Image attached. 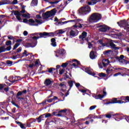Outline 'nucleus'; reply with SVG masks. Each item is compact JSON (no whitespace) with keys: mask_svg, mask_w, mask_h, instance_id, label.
Returning <instances> with one entry per match:
<instances>
[{"mask_svg":"<svg viewBox=\"0 0 129 129\" xmlns=\"http://www.w3.org/2000/svg\"><path fill=\"white\" fill-rule=\"evenodd\" d=\"M66 83V82H63L62 83L59 84V86H60V87H63V86H65V87H67L66 85H65Z\"/></svg>","mask_w":129,"mask_h":129,"instance_id":"45","label":"nucleus"},{"mask_svg":"<svg viewBox=\"0 0 129 129\" xmlns=\"http://www.w3.org/2000/svg\"><path fill=\"white\" fill-rule=\"evenodd\" d=\"M41 37H39V36H34L32 37V39L33 40H38V39H41Z\"/></svg>","mask_w":129,"mask_h":129,"instance_id":"55","label":"nucleus"},{"mask_svg":"<svg viewBox=\"0 0 129 129\" xmlns=\"http://www.w3.org/2000/svg\"><path fill=\"white\" fill-rule=\"evenodd\" d=\"M90 12H91V8L87 5L79 9V14L80 16L87 15V14H89Z\"/></svg>","mask_w":129,"mask_h":129,"instance_id":"4","label":"nucleus"},{"mask_svg":"<svg viewBox=\"0 0 129 129\" xmlns=\"http://www.w3.org/2000/svg\"><path fill=\"white\" fill-rule=\"evenodd\" d=\"M13 62L11 60H8L6 61V63L7 65H8V66H12V65H13Z\"/></svg>","mask_w":129,"mask_h":129,"instance_id":"33","label":"nucleus"},{"mask_svg":"<svg viewBox=\"0 0 129 129\" xmlns=\"http://www.w3.org/2000/svg\"><path fill=\"white\" fill-rule=\"evenodd\" d=\"M79 91H81V92H82V93H85V94H86V92H87V91H89V90H87V89H85V90L80 89L79 90Z\"/></svg>","mask_w":129,"mask_h":129,"instance_id":"35","label":"nucleus"},{"mask_svg":"<svg viewBox=\"0 0 129 129\" xmlns=\"http://www.w3.org/2000/svg\"><path fill=\"white\" fill-rule=\"evenodd\" d=\"M65 31H63L62 30H58V32L57 33V34H64V33H65Z\"/></svg>","mask_w":129,"mask_h":129,"instance_id":"58","label":"nucleus"},{"mask_svg":"<svg viewBox=\"0 0 129 129\" xmlns=\"http://www.w3.org/2000/svg\"><path fill=\"white\" fill-rule=\"evenodd\" d=\"M6 46H11L12 45V41L11 40H7L6 42Z\"/></svg>","mask_w":129,"mask_h":129,"instance_id":"38","label":"nucleus"},{"mask_svg":"<svg viewBox=\"0 0 129 129\" xmlns=\"http://www.w3.org/2000/svg\"><path fill=\"white\" fill-rule=\"evenodd\" d=\"M86 37H87V32L84 31L82 33V34L79 36V39L82 40V41H84L85 39L87 42H88V38H86Z\"/></svg>","mask_w":129,"mask_h":129,"instance_id":"13","label":"nucleus"},{"mask_svg":"<svg viewBox=\"0 0 129 129\" xmlns=\"http://www.w3.org/2000/svg\"><path fill=\"white\" fill-rule=\"evenodd\" d=\"M11 4V2H8L5 1H2L0 2V6H4V5H10Z\"/></svg>","mask_w":129,"mask_h":129,"instance_id":"27","label":"nucleus"},{"mask_svg":"<svg viewBox=\"0 0 129 129\" xmlns=\"http://www.w3.org/2000/svg\"><path fill=\"white\" fill-rule=\"evenodd\" d=\"M60 67H61V66L60 65H57L56 66V69H55V71L56 72H54V74L56 73V74L58 73V69H59L60 68Z\"/></svg>","mask_w":129,"mask_h":129,"instance_id":"39","label":"nucleus"},{"mask_svg":"<svg viewBox=\"0 0 129 129\" xmlns=\"http://www.w3.org/2000/svg\"><path fill=\"white\" fill-rule=\"evenodd\" d=\"M56 12L57 10L55 8H54L50 11H47L46 13H43L42 18H43V20H47V19H48V18H51V17L55 16Z\"/></svg>","mask_w":129,"mask_h":129,"instance_id":"5","label":"nucleus"},{"mask_svg":"<svg viewBox=\"0 0 129 129\" xmlns=\"http://www.w3.org/2000/svg\"><path fill=\"white\" fill-rule=\"evenodd\" d=\"M69 66L70 67H72L73 66L75 68H79L78 65H77L76 63H74L72 64H70Z\"/></svg>","mask_w":129,"mask_h":129,"instance_id":"41","label":"nucleus"},{"mask_svg":"<svg viewBox=\"0 0 129 129\" xmlns=\"http://www.w3.org/2000/svg\"><path fill=\"white\" fill-rule=\"evenodd\" d=\"M85 72L86 73H88V74H89V75L92 74V72L91 71V70L88 68H86L85 69Z\"/></svg>","mask_w":129,"mask_h":129,"instance_id":"23","label":"nucleus"},{"mask_svg":"<svg viewBox=\"0 0 129 129\" xmlns=\"http://www.w3.org/2000/svg\"><path fill=\"white\" fill-rule=\"evenodd\" d=\"M37 43H38L37 40H33L31 43L26 42L24 45V46L25 47V48H35V47L37 46Z\"/></svg>","mask_w":129,"mask_h":129,"instance_id":"9","label":"nucleus"},{"mask_svg":"<svg viewBox=\"0 0 129 129\" xmlns=\"http://www.w3.org/2000/svg\"><path fill=\"white\" fill-rule=\"evenodd\" d=\"M22 52V47H19L17 49L16 52H15V54H17V53H21Z\"/></svg>","mask_w":129,"mask_h":129,"instance_id":"37","label":"nucleus"},{"mask_svg":"<svg viewBox=\"0 0 129 129\" xmlns=\"http://www.w3.org/2000/svg\"><path fill=\"white\" fill-rule=\"evenodd\" d=\"M31 36H39V38H46V37H54L55 32H37L30 34Z\"/></svg>","mask_w":129,"mask_h":129,"instance_id":"2","label":"nucleus"},{"mask_svg":"<svg viewBox=\"0 0 129 129\" xmlns=\"http://www.w3.org/2000/svg\"><path fill=\"white\" fill-rule=\"evenodd\" d=\"M68 66V61L65 62V63H63L61 64V67H63V68H66V67H67V66Z\"/></svg>","mask_w":129,"mask_h":129,"instance_id":"40","label":"nucleus"},{"mask_svg":"<svg viewBox=\"0 0 129 129\" xmlns=\"http://www.w3.org/2000/svg\"><path fill=\"white\" fill-rule=\"evenodd\" d=\"M95 57H96V55H95V54L94 53V51L92 50L90 52V58L93 60V59H95Z\"/></svg>","mask_w":129,"mask_h":129,"instance_id":"20","label":"nucleus"},{"mask_svg":"<svg viewBox=\"0 0 129 129\" xmlns=\"http://www.w3.org/2000/svg\"><path fill=\"white\" fill-rule=\"evenodd\" d=\"M99 77H105L106 76V74H104L103 73H101L99 74Z\"/></svg>","mask_w":129,"mask_h":129,"instance_id":"47","label":"nucleus"},{"mask_svg":"<svg viewBox=\"0 0 129 129\" xmlns=\"http://www.w3.org/2000/svg\"><path fill=\"white\" fill-rule=\"evenodd\" d=\"M98 42H99V44H100V45H102V46H105V44H104L103 43V40H102V39H101V40H99L98 41Z\"/></svg>","mask_w":129,"mask_h":129,"instance_id":"44","label":"nucleus"},{"mask_svg":"<svg viewBox=\"0 0 129 129\" xmlns=\"http://www.w3.org/2000/svg\"><path fill=\"white\" fill-rule=\"evenodd\" d=\"M24 36H28V31H24L23 32Z\"/></svg>","mask_w":129,"mask_h":129,"instance_id":"64","label":"nucleus"},{"mask_svg":"<svg viewBox=\"0 0 129 129\" xmlns=\"http://www.w3.org/2000/svg\"><path fill=\"white\" fill-rule=\"evenodd\" d=\"M6 86V84H0V91L3 90V89H4V87H5Z\"/></svg>","mask_w":129,"mask_h":129,"instance_id":"52","label":"nucleus"},{"mask_svg":"<svg viewBox=\"0 0 129 129\" xmlns=\"http://www.w3.org/2000/svg\"><path fill=\"white\" fill-rule=\"evenodd\" d=\"M117 24L119 27L120 28H124V29L127 26V22H126V20H121L119 22H117Z\"/></svg>","mask_w":129,"mask_h":129,"instance_id":"12","label":"nucleus"},{"mask_svg":"<svg viewBox=\"0 0 129 129\" xmlns=\"http://www.w3.org/2000/svg\"><path fill=\"white\" fill-rule=\"evenodd\" d=\"M12 4L13 5H17V4H18V0H14L12 3L10 2V5H12Z\"/></svg>","mask_w":129,"mask_h":129,"instance_id":"53","label":"nucleus"},{"mask_svg":"<svg viewBox=\"0 0 129 129\" xmlns=\"http://www.w3.org/2000/svg\"><path fill=\"white\" fill-rule=\"evenodd\" d=\"M16 123L17 124H18V125H20V127H21L23 129H26V127L24 125V124L22 123L21 122H19L18 121H15Z\"/></svg>","mask_w":129,"mask_h":129,"instance_id":"22","label":"nucleus"},{"mask_svg":"<svg viewBox=\"0 0 129 129\" xmlns=\"http://www.w3.org/2000/svg\"><path fill=\"white\" fill-rule=\"evenodd\" d=\"M67 23H69V21L64 22H58V25H64V24H67Z\"/></svg>","mask_w":129,"mask_h":129,"instance_id":"42","label":"nucleus"},{"mask_svg":"<svg viewBox=\"0 0 129 129\" xmlns=\"http://www.w3.org/2000/svg\"><path fill=\"white\" fill-rule=\"evenodd\" d=\"M123 98H124V100H125V101H123L122 100H117V98H113L110 101L105 103V105H107L108 104H114L115 103H118L119 104H122V103H126V102H129V96H127L126 97H123Z\"/></svg>","mask_w":129,"mask_h":129,"instance_id":"1","label":"nucleus"},{"mask_svg":"<svg viewBox=\"0 0 129 129\" xmlns=\"http://www.w3.org/2000/svg\"><path fill=\"white\" fill-rule=\"evenodd\" d=\"M105 62H107V63L103 62L102 64L103 67H106V66H107V65H108L109 63H110V61H109V60L108 59H105Z\"/></svg>","mask_w":129,"mask_h":129,"instance_id":"24","label":"nucleus"},{"mask_svg":"<svg viewBox=\"0 0 129 129\" xmlns=\"http://www.w3.org/2000/svg\"><path fill=\"white\" fill-rule=\"evenodd\" d=\"M42 116H39L38 118H36V119H37V121L38 122H41V121H42V118L41 117H42Z\"/></svg>","mask_w":129,"mask_h":129,"instance_id":"50","label":"nucleus"},{"mask_svg":"<svg viewBox=\"0 0 129 129\" xmlns=\"http://www.w3.org/2000/svg\"><path fill=\"white\" fill-rule=\"evenodd\" d=\"M59 75H62V74H63V73H64V69H62V70H59Z\"/></svg>","mask_w":129,"mask_h":129,"instance_id":"60","label":"nucleus"},{"mask_svg":"<svg viewBox=\"0 0 129 129\" xmlns=\"http://www.w3.org/2000/svg\"><path fill=\"white\" fill-rule=\"evenodd\" d=\"M88 47L89 48V49H91V48H92V43H91V42H88Z\"/></svg>","mask_w":129,"mask_h":129,"instance_id":"57","label":"nucleus"},{"mask_svg":"<svg viewBox=\"0 0 129 129\" xmlns=\"http://www.w3.org/2000/svg\"><path fill=\"white\" fill-rule=\"evenodd\" d=\"M11 103H12V104L13 105H14V106H16V107H17L18 108H20V106H19V105H18L16 103V102H15V101L14 100H12L11 101Z\"/></svg>","mask_w":129,"mask_h":129,"instance_id":"36","label":"nucleus"},{"mask_svg":"<svg viewBox=\"0 0 129 129\" xmlns=\"http://www.w3.org/2000/svg\"><path fill=\"white\" fill-rule=\"evenodd\" d=\"M67 72L66 73H64L63 74V77H64V80H66V79H70V80H72V79L71 78H70L69 77V76H68V75L67 74Z\"/></svg>","mask_w":129,"mask_h":129,"instance_id":"29","label":"nucleus"},{"mask_svg":"<svg viewBox=\"0 0 129 129\" xmlns=\"http://www.w3.org/2000/svg\"><path fill=\"white\" fill-rule=\"evenodd\" d=\"M11 49H12V46L11 45H9V46H8L6 48V47H5V51H11Z\"/></svg>","mask_w":129,"mask_h":129,"instance_id":"43","label":"nucleus"},{"mask_svg":"<svg viewBox=\"0 0 129 129\" xmlns=\"http://www.w3.org/2000/svg\"><path fill=\"white\" fill-rule=\"evenodd\" d=\"M52 84V81H51V80L47 79H46L45 81H44V84L46 86H49V85H50V84Z\"/></svg>","mask_w":129,"mask_h":129,"instance_id":"21","label":"nucleus"},{"mask_svg":"<svg viewBox=\"0 0 129 129\" xmlns=\"http://www.w3.org/2000/svg\"><path fill=\"white\" fill-rule=\"evenodd\" d=\"M23 18H27V19H30L31 18L30 15L29 13L22 14Z\"/></svg>","mask_w":129,"mask_h":129,"instance_id":"26","label":"nucleus"},{"mask_svg":"<svg viewBox=\"0 0 129 129\" xmlns=\"http://www.w3.org/2000/svg\"><path fill=\"white\" fill-rule=\"evenodd\" d=\"M103 93L104 95H101V94H99V95H96V94H94L93 95V97H94L95 99H102L103 97H104V95L106 94V92L105 91H103Z\"/></svg>","mask_w":129,"mask_h":129,"instance_id":"14","label":"nucleus"},{"mask_svg":"<svg viewBox=\"0 0 129 129\" xmlns=\"http://www.w3.org/2000/svg\"><path fill=\"white\" fill-rule=\"evenodd\" d=\"M56 53L57 54H59L60 56H63L64 54H65V49L63 48H59L57 50Z\"/></svg>","mask_w":129,"mask_h":129,"instance_id":"17","label":"nucleus"},{"mask_svg":"<svg viewBox=\"0 0 129 129\" xmlns=\"http://www.w3.org/2000/svg\"><path fill=\"white\" fill-rule=\"evenodd\" d=\"M51 46L53 47H56L57 46V43L56 42H51Z\"/></svg>","mask_w":129,"mask_h":129,"instance_id":"62","label":"nucleus"},{"mask_svg":"<svg viewBox=\"0 0 129 129\" xmlns=\"http://www.w3.org/2000/svg\"><path fill=\"white\" fill-rule=\"evenodd\" d=\"M5 48H6V46H2L0 47V53L6 52V49H5Z\"/></svg>","mask_w":129,"mask_h":129,"instance_id":"30","label":"nucleus"},{"mask_svg":"<svg viewBox=\"0 0 129 129\" xmlns=\"http://www.w3.org/2000/svg\"><path fill=\"white\" fill-rule=\"evenodd\" d=\"M44 114H45V118H47V117H49L50 116H52V114H51V113H46Z\"/></svg>","mask_w":129,"mask_h":129,"instance_id":"48","label":"nucleus"},{"mask_svg":"<svg viewBox=\"0 0 129 129\" xmlns=\"http://www.w3.org/2000/svg\"><path fill=\"white\" fill-rule=\"evenodd\" d=\"M30 55V57H29V59H34V55H33L32 53H29L28 51H27L26 50H25L22 53V55H21L20 54L17 53L16 56L18 57V56H20V58H23L24 57H28Z\"/></svg>","mask_w":129,"mask_h":129,"instance_id":"8","label":"nucleus"},{"mask_svg":"<svg viewBox=\"0 0 129 129\" xmlns=\"http://www.w3.org/2000/svg\"><path fill=\"white\" fill-rule=\"evenodd\" d=\"M35 22L38 23V24H42V23H43L42 22H41L40 20H39L38 19L35 20Z\"/></svg>","mask_w":129,"mask_h":129,"instance_id":"63","label":"nucleus"},{"mask_svg":"<svg viewBox=\"0 0 129 129\" xmlns=\"http://www.w3.org/2000/svg\"><path fill=\"white\" fill-rule=\"evenodd\" d=\"M21 16H22V14H20V15L16 16V19L18 21H22V18H21Z\"/></svg>","mask_w":129,"mask_h":129,"instance_id":"51","label":"nucleus"},{"mask_svg":"<svg viewBox=\"0 0 129 129\" xmlns=\"http://www.w3.org/2000/svg\"><path fill=\"white\" fill-rule=\"evenodd\" d=\"M19 78H20V77L16 76L15 77V79H13L12 81L9 80V81H10V82H11L12 84L15 83V82H17V81L22 80V79H19Z\"/></svg>","mask_w":129,"mask_h":129,"instance_id":"19","label":"nucleus"},{"mask_svg":"<svg viewBox=\"0 0 129 129\" xmlns=\"http://www.w3.org/2000/svg\"><path fill=\"white\" fill-rule=\"evenodd\" d=\"M96 28H99V31L102 33H106L107 31L110 30V28L106 25H97Z\"/></svg>","mask_w":129,"mask_h":129,"instance_id":"7","label":"nucleus"},{"mask_svg":"<svg viewBox=\"0 0 129 129\" xmlns=\"http://www.w3.org/2000/svg\"><path fill=\"white\" fill-rule=\"evenodd\" d=\"M101 15L98 13H93L89 18V23H97L98 21L101 20Z\"/></svg>","mask_w":129,"mask_h":129,"instance_id":"3","label":"nucleus"},{"mask_svg":"<svg viewBox=\"0 0 129 129\" xmlns=\"http://www.w3.org/2000/svg\"><path fill=\"white\" fill-rule=\"evenodd\" d=\"M70 89H71L73 87V81H69L68 82Z\"/></svg>","mask_w":129,"mask_h":129,"instance_id":"28","label":"nucleus"},{"mask_svg":"<svg viewBox=\"0 0 129 129\" xmlns=\"http://www.w3.org/2000/svg\"><path fill=\"white\" fill-rule=\"evenodd\" d=\"M110 43L109 44L111 49H114V50H119V47H116V45H115L113 42H112V40H110Z\"/></svg>","mask_w":129,"mask_h":129,"instance_id":"15","label":"nucleus"},{"mask_svg":"<svg viewBox=\"0 0 129 129\" xmlns=\"http://www.w3.org/2000/svg\"><path fill=\"white\" fill-rule=\"evenodd\" d=\"M28 22H29L30 26H38V24L35 23L36 22L33 19H30L29 20L27 19H23V23L27 24Z\"/></svg>","mask_w":129,"mask_h":129,"instance_id":"10","label":"nucleus"},{"mask_svg":"<svg viewBox=\"0 0 129 129\" xmlns=\"http://www.w3.org/2000/svg\"><path fill=\"white\" fill-rule=\"evenodd\" d=\"M31 4L34 5V6H37L38 5V0H32Z\"/></svg>","mask_w":129,"mask_h":129,"instance_id":"34","label":"nucleus"},{"mask_svg":"<svg viewBox=\"0 0 129 129\" xmlns=\"http://www.w3.org/2000/svg\"><path fill=\"white\" fill-rule=\"evenodd\" d=\"M67 109H64L60 110L58 111V113H57V116L59 117H64V116H66L67 115Z\"/></svg>","mask_w":129,"mask_h":129,"instance_id":"11","label":"nucleus"},{"mask_svg":"<svg viewBox=\"0 0 129 129\" xmlns=\"http://www.w3.org/2000/svg\"><path fill=\"white\" fill-rule=\"evenodd\" d=\"M8 38L9 40H13V41H15V38H14V36H8Z\"/></svg>","mask_w":129,"mask_h":129,"instance_id":"54","label":"nucleus"},{"mask_svg":"<svg viewBox=\"0 0 129 129\" xmlns=\"http://www.w3.org/2000/svg\"><path fill=\"white\" fill-rule=\"evenodd\" d=\"M48 73H53V71H55V68H47V70H46Z\"/></svg>","mask_w":129,"mask_h":129,"instance_id":"25","label":"nucleus"},{"mask_svg":"<svg viewBox=\"0 0 129 129\" xmlns=\"http://www.w3.org/2000/svg\"><path fill=\"white\" fill-rule=\"evenodd\" d=\"M80 21H82V19H75V20H69V23L74 22L75 23H78Z\"/></svg>","mask_w":129,"mask_h":129,"instance_id":"31","label":"nucleus"},{"mask_svg":"<svg viewBox=\"0 0 129 129\" xmlns=\"http://www.w3.org/2000/svg\"><path fill=\"white\" fill-rule=\"evenodd\" d=\"M78 35V33H77L75 31L73 30H71L70 32V36L71 38H74V37H76Z\"/></svg>","mask_w":129,"mask_h":129,"instance_id":"18","label":"nucleus"},{"mask_svg":"<svg viewBox=\"0 0 129 129\" xmlns=\"http://www.w3.org/2000/svg\"><path fill=\"white\" fill-rule=\"evenodd\" d=\"M91 2L93 5H96L97 4V0H92Z\"/></svg>","mask_w":129,"mask_h":129,"instance_id":"59","label":"nucleus"},{"mask_svg":"<svg viewBox=\"0 0 129 129\" xmlns=\"http://www.w3.org/2000/svg\"><path fill=\"white\" fill-rule=\"evenodd\" d=\"M124 30H126V32H129V24H128V22H127V25H126V26L124 28Z\"/></svg>","mask_w":129,"mask_h":129,"instance_id":"49","label":"nucleus"},{"mask_svg":"<svg viewBox=\"0 0 129 129\" xmlns=\"http://www.w3.org/2000/svg\"><path fill=\"white\" fill-rule=\"evenodd\" d=\"M20 45H21L20 43H16L14 46H13V50H16V49H17V48H18V47H19V46H20Z\"/></svg>","mask_w":129,"mask_h":129,"instance_id":"32","label":"nucleus"},{"mask_svg":"<svg viewBox=\"0 0 129 129\" xmlns=\"http://www.w3.org/2000/svg\"><path fill=\"white\" fill-rule=\"evenodd\" d=\"M96 108V105L92 106L90 107V110H93Z\"/></svg>","mask_w":129,"mask_h":129,"instance_id":"56","label":"nucleus"},{"mask_svg":"<svg viewBox=\"0 0 129 129\" xmlns=\"http://www.w3.org/2000/svg\"><path fill=\"white\" fill-rule=\"evenodd\" d=\"M13 12H14V15L15 16H20L21 15V13H20V12H19L18 11H14Z\"/></svg>","mask_w":129,"mask_h":129,"instance_id":"46","label":"nucleus"},{"mask_svg":"<svg viewBox=\"0 0 129 129\" xmlns=\"http://www.w3.org/2000/svg\"><path fill=\"white\" fill-rule=\"evenodd\" d=\"M112 53H113V51L111 50H107L103 52L104 55L108 57L110 56L112 54Z\"/></svg>","mask_w":129,"mask_h":129,"instance_id":"16","label":"nucleus"},{"mask_svg":"<svg viewBox=\"0 0 129 129\" xmlns=\"http://www.w3.org/2000/svg\"><path fill=\"white\" fill-rule=\"evenodd\" d=\"M27 94V90H24L23 91H20L18 92L16 95V99L18 101H21V100H25L24 96Z\"/></svg>","mask_w":129,"mask_h":129,"instance_id":"6","label":"nucleus"},{"mask_svg":"<svg viewBox=\"0 0 129 129\" xmlns=\"http://www.w3.org/2000/svg\"><path fill=\"white\" fill-rule=\"evenodd\" d=\"M22 42H23V39H17L16 40V43H22Z\"/></svg>","mask_w":129,"mask_h":129,"instance_id":"61","label":"nucleus"}]
</instances>
